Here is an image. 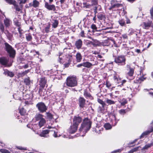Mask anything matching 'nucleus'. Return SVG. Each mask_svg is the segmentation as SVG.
<instances>
[{
    "mask_svg": "<svg viewBox=\"0 0 153 153\" xmlns=\"http://www.w3.org/2000/svg\"><path fill=\"white\" fill-rule=\"evenodd\" d=\"M92 122L90 119L88 117L85 118L83 120V122L81 124V126L79 129L80 131H82L84 134H82V136H85V134L90 129L91 126Z\"/></svg>",
    "mask_w": 153,
    "mask_h": 153,
    "instance_id": "nucleus-1",
    "label": "nucleus"
},
{
    "mask_svg": "<svg viewBox=\"0 0 153 153\" xmlns=\"http://www.w3.org/2000/svg\"><path fill=\"white\" fill-rule=\"evenodd\" d=\"M77 81L78 80L76 76H69L67 78L65 83L67 86L73 87L77 85Z\"/></svg>",
    "mask_w": 153,
    "mask_h": 153,
    "instance_id": "nucleus-2",
    "label": "nucleus"
},
{
    "mask_svg": "<svg viewBox=\"0 0 153 153\" xmlns=\"http://www.w3.org/2000/svg\"><path fill=\"white\" fill-rule=\"evenodd\" d=\"M4 45H5L4 49L9 54V56L11 58H14L16 54V51L7 43L5 42Z\"/></svg>",
    "mask_w": 153,
    "mask_h": 153,
    "instance_id": "nucleus-3",
    "label": "nucleus"
},
{
    "mask_svg": "<svg viewBox=\"0 0 153 153\" xmlns=\"http://www.w3.org/2000/svg\"><path fill=\"white\" fill-rule=\"evenodd\" d=\"M126 59L125 56L120 55L116 56L114 58V62L118 65L124 66L126 64Z\"/></svg>",
    "mask_w": 153,
    "mask_h": 153,
    "instance_id": "nucleus-4",
    "label": "nucleus"
},
{
    "mask_svg": "<svg viewBox=\"0 0 153 153\" xmlns=\"http://www.w3.org/2000/svg\"><path fill=\"white\" fill-rule=\"evenodd\" d=\"M111 6L108 8L109 10H113L114 9L117 8L119 7H122V4L119 3V1L117 0H111L110 1Z\"/></svg>",
    "mask_w": 153,
    "mask_h": 153,
    "instance_id": "nucleus-5",
    "label": "nucleus"
},
{
    "mask_svg": "<svg viewBox=\"0 0 153 153\" xmlns=\"http://www.w3.org/2000/svg\"><path fill=\"white\" fill-rule=\"evenodd\" d=\"M36 107L40 113L45 112L47 109V107L42 102H38L36 105Z\"/></svg>",
    "mask_w": 153,
    "mask_h": 153,
    "instance_id": "nucleus-6",
    "label": "nucleus"
},
{
    "mask_svg": "<svg viewBox=\"0 0 153 153\" xmlns=\"http://www.w3.org/2000/svg\"><path fill=\"white\" fill-rule=\"evenodd\" d=\"M45 7L48 10H52L54 12L56 11L55 6L53 4H50L48 2H45L44 5Z\"/></svg>",
    "mask_w": 153,
    "mask_h": 153,
    "instance_id": "nucleus-7",
    "label": "nucleus"
},
{
    "mask_svg": "<svg viewBox=\"0 0 153 153\" xmlns=\"http://www.w3.org/2000/svg\"><path fill=\"white\" fill-rule=\"evenodd\" d=\"M5 1L10 4L13 5L15 7L16 10L18 12H19L20 9L18 5L16 4V1L14 0H5Z\"/></svg>",
    "mask_w": 153,
    "mask_h": 153,
    "instance_id": "nucleus-8",
    "label": "nucleus"
},
{
    "mask_svg": "<svg viewBox=\"0 0 153 153\" xmlns=\"http://www.w3.org/2000/svg\"><path fill=\"white\" fill-rule=\"evenodd\" d=\"M9 61V59L6 57H0V63L4 66H7Z\"/></svg>",
    "mask_w": 153,
    "mask_h": 153,
    "instance_id": "nucleus-9",
    "label": "nucleus"
},
{
    "mask_svg": "<svg viewBox=\"0 0 153 153\" xmlns=\"http://www.w3.org/2000/svg\"><path fill=\"white\" fill-rule=\"evenodd\" d=\"M82 120L81 117L79 116H74L73 118V124L78 127Z\"/></svg>",
    "mask_w": 153,
    "mask_h": 153,
    "instance_id": "nucleus-10",
    "label": "nucleus"
},
{
    "mask_svg": "<svg viewBox=\"0 0 153 153\" xmlns=\"http://www.w3.org/2000/svg\"><path fill=\"white\" fill-rule=\"evenodd\" d=\"M79 107L80 108H83L85 105V100L83 97H80L78 100Z\"/></svg>",
    "mask_w": 153,
    "mask_h": 153,
    "instance_id": "nucleus-11",
    "label": "nucleus"
},
{
    "mask_svg": "<svg viewBox=\"0 0 153 153\" xmlns=\"http://www.w3.org/2000/svg\"><path fill=\"white\" fill-rule=\"evenodd\" d=\"M78 127L77 126L73 124V125L69 128L68 131L69 133L74 134L77 130Z\"/></svg>",
    "mask_w": 153,
    "mask_h": 153,
    "instance_id": "nucleus-12",
    "label": "nucleus"
},
{
    "mask_svg": "<svg viewBox=\"0 0 153 153\" xmlns=\"http://www.w3.org/2000/svg\"><path fill=\"white\" fill-rule=\"evenodd\" d=\"M152 23L151 21H149L148 22H144L142 25L143 28L146 29H148L149 27H152Z\"/></svg>",
    "mask_w": 153,
    "mask_h": 153,
    "instance_id": "nucleus-13",
    "label": "nucleus"
},
{
    "mask_svg": "<svg viewBox=\"0 0 153 153\" xmlns=\"http://www.w3.org/2000/svg\"><path fill=\"white\" fill-rule=\"evenodd\" d=\"M75 45L78 49H81L82 45V41L81 39H79L76 41Z\"/></svg>",
    "mask_w": 153,
    "mask_h": 153,
    "instance_id": "nucleus-14",
    "label": "nucleus"
},
{
    "mask_svg": "<svg viewBox=\"0 0 153 153\" xmlns=\"http://www.w3.org/2000/svg\"><path fill=\"white\" fill-rule=\"evenodd\" d=\"M46 83V80L45 78H42L39 81V87L44 88Z\"/></svg>",
    "mask_w": 153,
    "mask_h": 153,
    "instance_id": "nucleus-15",
    "label": "nucleus"
},
{
    "mask_svg": "<svg viewBox=\"0 0 153 153\" xmlns=\"http://www.w3.org/2000/svg\"><path fill=\"white\" fill-rule=\"evenodd\" d=\"M50 131L48 130H43L40 133V136L42 137H47L49 136L48 133Z\"/></svg>",
    "mask_w": 153,
    "mask_h": 153,
    "instance_id": "nucleus-16",
    "label": "nucleus"
},
{
    "mask_svg": "<svg viewBox=\"0 0 153 153\" xmlns=\"http://www.w3.org/2000/svg\"><path fill=\"white\" fill-rule=\"evenodd\" d=\"M97 17L98 19L100 20H104L106 19L105 15L102 13H99L97 15Z\"/></svg>",
    "mask_w": 153,
    "mask_h": 153,
    "instance_id": "nucleus-17",
    "label": "nucleus"
},
{
    "mask_svg": "<svg viewBox=\"0 0 153 153\" xmlns=\"http://www.w3.org/2000/svg\"><path fill=\"white\" fill-rule=\"evenodd\" d=\"M76 58L77 62H80L82 59V56L79 52L77 53L76 56Z\"/></svg>",
    "mask_w": 153,
    "mask_h": 153,
    "instance_id": "nucleus-18",
    "label": "nucleus"
},
{
    "mask_svg": "<svg viewBox=\"0 0 153 153\" xmlns=\"http://www.w3.org/2000/svg\"><path fill=\"white\" fill-rule=\"evenodd\" d=\"M52 27L55 28L57 27L59 24V21L57 20L53 19L52 22Z\"/></svg>",
    "mask_w": 153,
    "mask_h": 153,
    "instance_id": "nucleus-19",
    "label": "nucleus"
},
{
    "mask_svg": "<svg viewBox=\"0 0 153 153\" xmlns=\"http://www.w3.org/2000/svg\"><path fill=\"white\" fill-rule=\"evenodd\" d=\"M4 33L7 36V37L9 40H11L13 38V35L12 34L9 33L8 30H6L4 32Z\"/></svg>",
    "mask_w": 153,
    "mask_h": 153,
    "instance_id": "nucleus-20",
    "label": "nucleus"
},
{
    "mask_svg": "<svg viewBox=\"0 0 153 153\" xmlns=\"http://www.w3.org/2000/svg\"><path fill=\"white\" fill-rule=\"evenodd\" d=\"M4 74L5 75H7L8 76L10 77H13L14 76V74L13 72H10L7 70L4 71Z\"/></svg>",
    "mask_w": 153,
    "mask_h": 153,
    "instance_id": "nucleus-21",
    "label": "nucleus"
},
{
    "mask_svg": "<svg viewBox=\"0 0 153 153\" xmlns=\"http://www.w3.org/2000/svg\"><path fill=\"white\" fill-rule=\"evenodd\" d=\"M30 72V70L28 69L25 70V71L22 72H20L18 73V75L19 77H22L26 75L28 73Z\"/></svg>",
    "mask_w": 153,
    "mask_h": 153,
    "instance_id": "nucleus-22",
    "label": "nucleus"
},
{
    "mask_svg": "<svg viewBox=\"0 0 153 153\" xmlns=\"http://www.w3.org/2000/svg\"><path fill=\"white\" fill-rule=\"evenodd\" d=\"M153 131V130H152L151 131H146L144 132L140 136V138L141 139L142 138H143L145 136L149 134L151 132H152Z\"/></svg>",
    "mask_w": 153,
    "mask_h": 153,
    "instance_id": "nucleus-23",
    "label": "nucleus"
},
{
    "mask_svg": "<svg viewBox=\"0 0 153 153\" xmlns=\"http://www.w3.org/2000/svg\"><path fill=\"white\" fill-rule=\"evenodd\" d=\"M140 75H141V76L140 77L138 81H140L141 82L143 81L144 80H145L146 79V78H144V76L145 75H144L143 74V71L142 70H141L140 71Z\"/></svg>",
    "mask_w": 153,
    "mask_h": 153,
    "instance_id": "nucleus-24",
    "label": "nucleus"
},
{
    "mask_svg": "<svg viewBox=\"0 0 153 153\" xmlns=\"http://www.w3.org/2000/svg\"><path fill=\"white\" fill-rule=\"evenodd\" d=\"M13 22L14 25L18 27L21 26V23L19 22V20L16 18H15L13 19Z\"/></svg>",
    "mask_w": 153,
    "mask_h": 153,
    "instance_id": "nucleus-25",
    "label": "nucleus"
},
{
    "mask_svg": "<svg viewBox=\"0 0 153 153\" xmlns=\"http://www.w3.org/2000/svg\"><path fill=\"white\" fill-rule=\"evenodd\" d=\"M114 79L115 82L118 84H121V83L122 80L120 78H118L117 76L114 75Z\"/></svg>",
    "mask_w": 153,
    "mask_h": 153,
    "instance_id": "nucleus-26",
    "label": "nucleus"
},
{
    "mask_svg": "<svg viewBox=\"0 0 153 153\" xmlns=\"http://www.w3.org/2000/svg\"><path fill=\"white\" fill-rule=\"evenodd\" d=\"M46 121L44 119H42L39 122V126L40 128H41L45 123Z\"/></svg>",
    "mask_w": 153,
    "mask_h": 153,
    "instance_id": "nucleus-27",
    "label": "nucleus"
},
{
    "mask_svg": "<svg viewBox=\"0 0 153 153\" xmlns=\"http://www.w3.org/2000/svg\"><path fill=\"white\" fill-rule=\"evenodd\" d=\"M10 20L6 19L4 20V23L6 27H8L10 26Z\"/></svg>",
    "mask_w": 153,
    "mask_h": 153,
    "instance_id": "nucleus-28",
    "label": "nucleus"
},
{
    "mask_svg": "<svg viewBox=\"0 0 153 153\" xmlns=\"http://www.w3.org/2000/svg\"><path fill=\"white\" fill-rule=\"evenodd\" d=\"M134 70L133 68H131L129 69V71L127 73V74L129 76H133L134 73Z\"/></svg>",
    "mask_w": 153,
    "mask_h": 153,
    "instance_id": "nucleus-29",
    "label": "nucleus"
},
{
    "mask_svg": "<svg viewBox=\"0 0 153 153\" xmlns=\"http://www.w3.org/2000/svg\"><path fill=\"white\" fill-rule=\"evenodd\" d=\"M43 115L40 114H36L35 116L36 120V121H39L41 120L42 119H44L43 118Z\"/></svg>",
    "mask_w": 153,
    "mask_h": 153,
    "instance_id": "nucleus-30",
    "label": "nucleus"
},
{
    "mask_svg": "<svg viewBox=\"0 0 153 153\" xmlns=\"http://www.w3.org/2000/svg\"><path fill=\"white\" fill-rule=\"evenodd\" d=\"M120 103L122 105H124L127 103V100L126 99L123 98L120 101Z\"/></svg>",
    "mask_w": 153,
    "mask_h": 153,
    "instance_id": "nucleus-31",
    "label": "nucleus"
},
{
    "mask_svg": "<svg viewBox=\"0 0 153 153\" xmlns=\"http://www.w3.org/2000/svg\"><path fill=\"white\" fill-rule=\"evenodd\" d=\"M33 7L35 8L38 7L39 5V2L36 0H34L33 1Z\"/></svg>",
    "mask_w": 153,
    "mask_h": 153,
    "instance_id": "nucleus-32",
    "label": "nucleus"
},
{
    "mask_svg": "<svg viewBox=\"0 0 153 153\" xmlns=\"http://www.w3.org/2000/svg\"><path fill=\"white\" fill-rule=\"evenodd\" d=\"M105 106H99L98 111L100 113H103L104 112L105 108Z\"/></svg>",
    "mask_w": 153,
    "mask_h": 153,
    "instance_id": "nucleus-33",
    "label": "nucleus"
},
{
    "mask_svg": "<svg viewBox=\"0 0 153 153\" xmlns=\"http://www.w3.org/2000/svg\"><path fill=\"white\" fill-rule=\"evenodd\" d=\"M92 41H93V43L95 44L94 45H93V46H99L100 45V43L98 40L96 39H92Z\"/></svg>",
    "mask_w": 153,
    "mask_h": 153,
    "instance_id": "nucleus-34",
    "label": "nucleus"
},
{
    "mask_svg": "<svg viewBox=\"0 0 153 153\" xmlns=\"http://www.w3.org/2000/svg\"><path fill=\"white\" fill-rule=\"evenodd\" d=\"M119 24L122 26H124L125 25V21L123 19H120L118 21Z\"/></svg>",
    "mask_w": 153,
    "mask_h": 153,
    "instance_id": "nucleus-35",
    "label": "nucleus"
},
{
    "mask_svg": "<svg viewBox=\"0 0 153 153\" xmlns=\"http://www.w3.org/2000/svg\"><path fill=\"white\" fill-rule=\"evenodd\" d=\"M24 81L26 85L29 86L30 85V81L29 77L25 79Z\"/></svg>",
    "mask_w": 153,
    "mask_h": 153,
    "instance_id": "nucleus-36",
    "label": "nucleus"
},
{
    "mask_svg": "<svg viewBox=\"0 0 153 153\" xmlns=\"http://www.w3.org/2000/svg\"><path fill=\"white\" fill-rule=\"evenodd\" d=\"M85 67L88 68H90L92 66L94 65H92L91 63L88 62H85Z\"/></svg>",
    "mask_w": 153,
    "mask_h": 153,
    "instance_id": "nucleus-37",
    "label": "nucleus"
},
{
    "mask_svg": "<svg viewBox=\"0 0 153 153\" xmlns=\"http://www.w3.org/2000/svg\"><path fill=\"white\" fill-rule=\"evenodd\" d=\"M104 127L106 130L110 129L112 127L111 125L109 123L105 124L104 125Z\"/></svg>",
    "mask_w": 153,
    "mask_h": 153,
    "instance_id": "nucleus-38",
    "label": "nucleus"
},
{
    "mask_svg": "<svg viewBox=\"0 0 153 153\" xmlns=\"http://www.w3.org/2000/svg\"><path fill=\"white\" fill-rule=\"evenodd\" d=\"M105 102L108 105L114 104L115 103V102L114 101L108 99H106Z\"/></svg>",
    "mask_w": 153,
    "mask_h": 153,
    "instance_id": "nucleus-39",
    "label": "nucleus"
},
{
    "mask_svg": "<svg viewBox=\"0 0 153 153\" xmlns=\"http://www.w3.org/2000/svg\"><path fill=\"white\" fill-rule=\"evenodd\" d=\"M153 143L146 144L142 148V149L145 150L147 149L148 148L151 147L153 145Z\"/></svg>",
    "mask_w": 153,
    "mask_h": 153,
    "instance_id": "nucleus-40",
    "label": "nucleus"
},
{
    "mask_svg": "<svg viewBox=\"0 0 153 153\" xmlns=\"http://www.w3.org/2000/svg\"><path fill=\"white\" fill-rule=\"evenodd\" d=\"M47 117L48 119L50 120H51L53 118V116L52 114L50 112H47L46 113Z\"/></svg>",
    "mask_w": 153,
    "mask_h": 153,
    "instance_id": "nucleus-41",
    "label": "nucleus"
},
{
    "mask_svg": "<svg viewBox=\"0 0 153 153\" xmlns=\"http://www.w3.org/2000/svg\"><path fill=\"white\" fill-rule=\"evenodd\" d=\"M98 102L102 106H106V104L105 102L102 100L100 99H98L97 100Z\"/></svg>",
    "mask_w": 153,
    "mask_h": 153,
    "instance_id": "nucleus-42",
    "label": "nucleus"
},
{
    "mask_svg": "<svg viewBox=\"0 0 153 153\" xmlns=\"http://www.w3.org/2000/svg\"><path fill=\"white\" fill-rule=\"evenodd\" d=\"M84 95L86 98H90L91 97L90 94L89 93H88L86 91H84Z\"/></svg>",
    "mask_w": 153,
    "mask_h": 153,
    "instance_id": "nucleus-43",
    "label": "nucleus"
},
{
    "mask_svg": "<svg viewBox=\"0 0 153 153\" xmlns=\"http://www.w3.org/2000/svg\"><path fill=\"white\" fill-rule=\"evenodd\" d=\"M0 152L1 153H11L8 150L5 149H0Z\"/></svg>",
    "mask_w": 153,
    "mask_h": 153,
    "instance_id": "nucleus-44",
    "label": "nucleus"
},
{
    "mask_svg": "<svg viewBox=\"0 0 153 153\" xmlns=\"http://www.w3.org/2000/svg\"><path fill=\"white\" fill-rule=\"evenodd\" d=\"M150 18L153 20V6L151 8L150 10Z\"/></svg>",
    "mask_w": 153,
    "mask_h": 153,
    "instance_id": "nucleus-45",
    "label": "nucleus"
},
{
    "mask_svg": "<svg viewBox=\"0 0 153 153\" xmlns=\"http://www.w3.org/2000/svg\"><path fill=\"white\" fill-rule=\"evenodd\" d=\"M26 39L28 41H29L31 40L32 37L30 34H28L26 36Z\"/></svg>",
    "mask_w": 153,
    "mask_h": 153,
    "instance_id": "nucleus-46",
    "label": "nucleus"
},
{
    "mask_svg": "<svg viewBox=\"0 0 153 153\" xmlns=\"http://www.w3.org/2000/svg\"><path fill=\"white\" fill-rule=\"evenodd\" d=\"M19 113L22 115H24L25 113V109L23 108H22L19 110Z\"/></svg>",
    "mask_w": 153,
    "mask_h": 153,
    "instance_id": "nucleus-47",
    "label": "nucleus"
},
{
    "mask_svg": "<svg viewBox=\"0 0 153 153\" xmlns=\"http://www.w3.org/2000/svg\"><path fill=\"white\" fill-rule=\"evenodd\" d=\"M119 114L122 115H124L126 112V110L125 109H121L119 111Z\"/></svg>",
    "mask_w": 153,
    "mask_h": 153,
    "instance_id": "nucleus-48",
    "label": "nucleus"
},
{
    "mask_svg": "<svg viewBox=\"0 0 153 153\" xmlns=\"http://www.w3.org/2000/svg\"><path fill=\"white\" fill-rule=\"evenodd\" d=\"M18 30L19 34H20V36H21L22 34H23L24 33V31L21 29V26H20V27H18Z\"/></svg>",
    "mask_w": 153,
    "mask_h": 153,
    "instance_id": "nucleus-49",
    "label": "nucleus"
},
{
    "mask_svg": "<svg viewBox=\"0 0 153 153\" xmlns=\"http://www.w3.org/2000/svg\"><path fill=\"white\" fill-rule=\"evenodd\" d=\"M51 27V25L50 24H49L45 28V31L46 33H48L49 32V29Z\"/></svg>",
    "mask_w": 153,
    "mask_h": 153,
    "instance_id": "nucleus-50",
    "label": "nucleus"
},
{
    "mask_svg": "<svg viewBox=\"0 0 153 153\" xmlns=\"http://www.w3.org/2000/svg\"><path fill=\"white\" fill-rule=\"evenodd\" d=\"M114 120L113 121V122L112 123V125L113 126H115L116 125V124L119 120H118L117 121L116 119V117L115 115H114Z\"/></svg>",
    "mask_w": 153,
    "mask_h": 153,
    "instance_id": "nucleus-51",
    "label": "nucleus"
},
{
    "mask_svg": "<svg viewBox=\"0 0 153 153\" xmlns=\"http://www.w3.org/2000/svg\"><path fill=\"white\" fill-rule=\"evenodd\" d=\"M16 148L19 150H27V149L26 147H23L21 146H16Z\"/></svg>",
    "mask_w": 153,
    "mask_h": 153,
    "instance_id": "nucleus-52",
    "label": "nucleus"
},
{
    "mask_svg": "<svg viewBox=\"0 0 153 153\" xmlns=\"http://www.w3.org/2000/svg\"><path fill=\"white\" fill-rule=\"evenodd\" d=\"M91 7V5L89 4H87L85 3H83L84 7H85L86 8H90Z\"/></svg>",
    "mask_w": 153,
    "mask_h": 153,
    "instance_id": "nucleus-53",
    "label": "nucleus"
},
{
    "mask_svg": "<svg viewBox=\"0 0 153 153\" xmlns=\"http://www.w3.org/2000/svg\"><path fill=\"white\" fill-rule=\"evenodd\" d=\"M0 29L2 32H3L4 31V27L2 24H0Z\"/></svg>",
    "mask_w": 153,
    "mask_h": 153,
    "instance_id": "nucleus-54",
    "label": "nucleus"
},
{
    "mask_svg": "<svg viewBox=\"0 0 153 153\" xmlns=\"http://www.w3.org/2000/svg\"><path fill=\"white\" fill-rule=\"evenodd\" d=\"M43 88H42L41 87H39V91H38V93L39 94V95H40V96H41L42 95V90Z\"/></svg>",
    "mask_w": 153,
    "mask_h": 153,
    "instance_id": "nucleus-55",
    "label": "nucleus"
},
{
    "mask_svg": "<svg viewBox=\"0 0 153 153\" xmlns=\"http://www.w3.org/2000/svg\"><path fill=\"white\" fill-rule=\"evenodd\" d=\"M133 55H134V53L132 51L128 52L126 54V55L128 57H129L130 56H132Z\"/></svg>",
    "mask_w": 153,
    "mask_h": 153,
    "instance_id": "nucleus-56",
    "label": "nucleus"
},
{
    "mask_svg": "<svg viewBox=\"0 0 153 153\" xmlns=\"http://www.w3.org/2000/svg\"><path fill=\"white\" fill-rule=\"evenodd\" d=\"M122 36L124 39H127L128 37L126 33L122 35Z\"/></svg>",
    "mask_w": 153,
    "mask_h": 153,
    "instance_id": "nucleus-57",
    "label": "nucleus"
},
{
    "mask_svg": "<svg viewBox=\"0 0 153 153\" xmlns=\"http://www.w3.org/2000/svg\"><path fill=\"white\" fill-rule=\"evenodd\" d=\"M91 28L94 30H96L97 29L96 25L94 24H93L91 25Z\"/></svg>",
    "mask_w": 153,
    "mask_h": 153,
    "instance_id": "nucleus-58",
    "label": "nucleus"
},
{
    "mask_svg": "<svg viewBox=\"0 0 153 153\" xmlns=\"http://www.w3.org/2000/svg\"><path fill=\"white\" fill-rule=\"evenodd\" d=\"M59 59L58 60V61L61 64H63L64 62V61L63 60V59L60 57L59 58Z\"/></svg>",
    "mask_w": 153,
    "mask_h": 153,
    "instance_id": "nucleus-59",
    "label": "nucleus"
},
{
    "mask_svg": "<svg viewBox=\"0 0 153 153\" xmlns=\"http://www.w3.org/2000/svg\"><path fill=\"white\" fill-rule=\"evenodd\" d=\"M139 148H140V146H138L137 147H135L132 149V150L134 152H136L138 151V149Z\"/></svg>",
    "mask_w": 153,
    "mask_h": 153,
    "instance_id": "nucleus-60",
    "label": "nucleus"
},
{
    "mask_svg": "<svg viewBox=\"0 0 153 153\" xmlns=\"http://www.w3.org/2000/svg\"><path fill=\"white\" fill-rule=\"evenodd\" d=\"M97 7L96 6L95 7L94 9V15H96V14L97 13Z\"/></svg>",
    "mask_w": 153,
    "mask_h": 153,
    "instance_id": "nucleus-61",
    "label": "nucleus"
},
{
    "mask_svg": "<svg viewBox=\"0 0 153 153\" xmlns=\"http://www.w3.org/2000/svg\"><path fill=\"white\" fill-rule=\"evenodd\" d=\"M122 151V149H118L115 150H114L112 152V153H116V152H121Z\"/></svg>",
    "mask_w": 153,
    "mask_h": 153,
    "instance_id": "nucleus-62",
    "label": "nucleus"
},
{
    "mask_svg": "<svg viewBox=\"0 0 153 153\" xmlns=\"http://www.w3.org/2000/svg\"><path fill=\"white\" fill-rule=\"evenodd\" d=\"M129 31H130L129 34H132L134 32V30L132 28L129 29Z\"/></svg>",
    "mask_w": 153,
    "mask_h": 153,
    "instance_id": "nucleus-63",
    "label": "nucleus"
},
{
    "mask_svg": "<svg viewBox=\"0 0 153 153\" xmlns=\"http://www.w3.org/2000/svg\"><path fill=\"white\" fill-rule=\"evenodd\" d=\"M80 36L82 37H85L84 32L83 30H82L80 33Z\"/></svg>",
    "mask_w": 153,
    "mask_h": 153,
    "instance_id": "nucleus-64",
    "label": "nucleus"
}]
</instances>
